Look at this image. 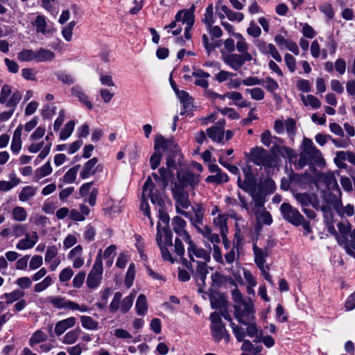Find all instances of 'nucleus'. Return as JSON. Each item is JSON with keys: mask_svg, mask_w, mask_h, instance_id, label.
<instances>
[{"mask_svg": "<svg viewBox=\"0 0 355 355\" xmlns=\"http://www.w3.org/2000/svg\"><path fill=\"white\" fill-rule=\"evenodd\" d=\"M224 61L234 70H238L243 65V60L240 54H230L224 59Z\"/></svg>", "mask_w": 355, "mask_h": 355, "instance_id": "nucleus-40", "label": "nucleus"}, {"mask_svg": "<svg viewBox=\"0 0 355 355\" xmlns=\"http://www.w3.org/2000/svg\"><path fill=\"white\" fill-rule=\"evenodd\" d=\"M12 217L15 221L24 222L27 219L28 214L24 207L17 206L13 208Z\"/></svg>", "mask_w": 355, "mask_h": 355, "instance_id": "nucleus-47", "label": "nucleus"}, {"mask_svg": "<svg viewBox=\"0 0 355 355\" xmlns=\"http://www.w3.org/2000/svg\"><path fill=\"white\" fill-rule=\"evenodd\" d=\"M217 16L220 19H222V14L220 12H218L217 15L214 14L213 5L211 3L206 8L204 17L202 18V21L205 23L207 27L212 26L216 21Z\"/></svg>", "mask_w": 355, "mask_h": 355, "instance_id": "nucleus-36", "label": "nucleus"}, {"mask_svg": "<svg viewBox=\"0 0 355 355\" xmlns=\"http://www.w3.org/2000/svg\"><path fill=\"white\" fill-rule=\"evenodd\" d=\"M208 137L214 141H222V122L218 121L216 124L207 130Z\"/></svg>", "mask_w": 355, "mask_h": 355, "instance_id": "nucleus-37", "label": "nucleus"}, {"mask_svg": "<svg viewBox=\"0 0 355 355\" xmlns=\"http://www.w3.org/2000/svg\"><path fill=\"white\" fill-rule=\"evenodd\" d=\"M37 192V188L32 186H26L22 188L19 194V199L21 202H26L31 199Z\"/></svg>", "mask_w": 355, "mask_h": 355, "instance_id": "nucleus-41", "label": "nucleus"}, {"mask_svg": "<svg viewBox=\"0 0 355 355\" xmlns=\"http://www.w3.org/2000/svg\"><path fill=\"white\" fill-rule=\"evenodd\" d=\"M205 209L202 206L198 205L194 209V216L191 217V220L193 225L198 232V228H202V220L204 216Z\"/></svg>", "mask_w": 355, "mask_h": 355, "instance_id": "nucleus-38", "label": "nucleus"}, {"mask_svg": "<svg viewBox=\"0 0 355 355\" xmlns=\"http://www.w3.org/2000/svg\"><path fill=\"white\" fill-rule=\"evenodd\" d=\"M159 173L160 175L162 187L163 188V190H164L165 188L167 187L170 179L173 176V173L171 171H169L163 167L159 169Z\"/></svg>", "mask_w": 355, "mask_h": 355, "instance_id": "nucleus-61", "label": "nucleus"}, {"mask_svg": "<svg viewBox=\"0 0 355 355\" xmlns=\"http://www.w3.org/2000/svg\"><path fill=\"white\" fill-rule=\"evenodd\" d=\"M339 234L337 233L336 241L340 246L346 245L347 238L351 231L352 225L349 221L340 222L337 225Z\"/></svg>", "mask_w": 355, "mask_h": 355, "instance_id": "nucleus-26", "label": "nucleus"}, {"mask_svg": "<svg viewBox=\"0 0 355 355\" xmlns=\"http://www.w3.org/2000/svg\"><path fill=\"white\" fill-rule=\"evenodd\" d=\"M234 306L235 318L240 323L248 324L250 321L254 320L255 309L250 300L239 306Z\"/></svg>", "mask_w": 355, "mask_h": 355, "instance_id": "nucleus-7", "label": "nucleus"}, {"mask_svg": "<svg viewBox=\"0 0 355 355\" xmlns=\"http://www.w3.org/2000/svg\"><path fill=\"white\" fill-rule=\"evenodd\" d=\"M25 293L23 291L19 289L14 290L11 293H4L3 298L6 300V302L8 304H12L16 301H18L24 296Z\"/></svg>", "mask_w": 355, "mask_h": 355, "instance_id": "nucleus-42", "label": "nucleus"}, {"mask_svg": "<svg viewBox=\"0 0 355 355\" xmlns=\"http://www.w3.org/2000/svg\"><path fill=\"white\" fill-rule=\"evenodd\" d=\"M296 200L302 206L306 207L309 205H313L314 207H316V205L318 202L316 200V197L314 195H310L306 193H297L294 195Z\"/></svg>", "mask_w": 355, "mask_h": 355, "instance_id": "nucleus-34", "label": "nucleus"}, {"mask_svg": "<svg viewBox=\"0 0 355 355\" xmlns=\"http://www.w3.org/2000/svg\"><path fill=\"white\" fill-rule=\"evenodd\" d=\"M211 215L214 216L213 224L219 229L220 234H222V213L218 206L213 207Z\"/></svg>", "mask_w": 355, "mask_h": 355, "instance_id": "nucleus-50", "label": "nucleus"}, {"mask_svg": "<svg viewBox=\"0 0 355 355\" xmlns=\"http://www.w3.org/2000/svg\"><path fill=\"white\" fill-rule=\"evenodd\" d=\"M249 159L257 165L270 168L272 164V157L262 147H254L250 150Z\"/></svg>", "mask_w": 355, "mask_h": 355, "instance_id": "nucleus-11", "label": "nucleus"}, {"mask_svg": "<svg viewBox=\"0 0 355 355\" xmlns=\"http://www.w3.org/2000/svg\"><path fill=\"white\" fill-rule=\"evenodd\" d=\"M38 239L36 232H33L32 234H25V237L18 241L16 248L19 250L32 249L38 241Z\"/></svg>", "mask_w": 355, "mask_h": 355, "instance_id": "nucleus-21", "label": "nucleus"}, {"mask_svg": "<svg viewBox=\"0 0 355 355\" xmlns=\"http://www.w3.org/2000/svg\"><path fill=\"white\" fill-rule=\"evenodd\" d=\"M261 80L262 84H261V85L263 86L270 92H273L279 88L278 83L271 78H266L265 79H261Z\"/></svg>", "mask_w": 355, "mask_h": 355, "instance_id": "nucleus-63", "label": "nucleus"}, {"mask_svg": "<svg viewBox=\"0 0 355 355\" xmlns=\"http://www.w3.org/2000/svg\"><path fill=\"white\" fill-rule=\"evenodd\" d=\"M81 330L79 328L68 331L62 338L61 342L64 345H72L78 340Z\"/></svg>", "mask_w": 355, "mask_h": 355, "instance_id": "nucleus-39", "label": "nucleus"}, {"mask_svg": "<svg viewBox=\"0 0 355 355\" xmlns=\"http://www.w3.org/2000/svg\"><path fill=\"white\" fill-rule=\"evenodd\" d=\"M209 320L211 336L216 342H220L222 339V313L213 312L209 315Z\"/></svg>", "mask_w": 355, "mask_h": 355, "instance_id": "nucleus-17", "label": "nucleus"}, {"mask_svg": "<svg viewBox=\"0 0 355 355\" xmlns=\"http://www.w3.org/2000/svg\"><path fill=\"white\" fill-rule=\"evenodd\" d=\"M31 23L36 28L37 33H41L47 37L51 36L54 33L53 28L47 24L46 17L44 15H37Z\"/></svg>", "mask_w": 355, "mask_h": 355, "instance_id": "nucleus-18", "label": "nucleus"}, {"mask_svg": "<svg viewBox=\"0 0 355 355\" xmlns=\"http://www.w3.org/2000/svg\"><path fill=\"white\" fill-rule=\"evenodd\" d=\"M46 302L51 303L57 309L79 311L83 313L89 311V308L87 305H79L76 302L62 296H48Z\"/></svg>", "mask_w": 355, "mask_h": 355, "instance_id": "nucleus-5", "label": "nucleus"}, {"mask_svg": "<svg viewBox=\"0 0 355 355\" xmlns=\"http://www.w3.org/2000/svg\"><path fill=\"white\" fill-rule=\"evenodd\" d=\"M75 122L73 120L68 121L60 132V139L61 140H66L68 139L73 132Z\"/></svg>", "mask_w": 355, "mask_h": 355, "instance_id": "nucleus-55", "label": "nucleus"}, {"mask_svg": "<svg viewBox=\"0 0 355 355\" xmlns=\"http://www.w3.org/2000/svg\"><path fill=\"white\" fill-rule=\"evenodd\" d=\"M273 150L285 158L291 159L294 157L293 150L287 146L277 145L273 146Z\"/></svg>", "mask_w": 355, "mask_h": 355, "instance_id": "nucleus-53", "label": "nucleus"}, {"mask_svg": "<svg viewBox=\"0 0 355 355\" xmlns=\"http://www.w3.org/2000/svg\"><path fill=\"white\" fill-rule=\"evenodd\" d=\"M255 215L257 221L259 223H263L269 225L272 223V218L270 214L266 210H261V211L255 214Z\"/></svg>", "mask_w": 355, "mask_h": 355, "instance_id": "nucleus-58", "label": "nucleus"}, {"mask_svg": "<svg viewBox=\"0 0 355 355\" xmlns=\"http://www.w3.org/2000/svg\"><path fill=\"white\" fill-rule=\"evenodd\" d=\"M36 62H51L55 58V53L49 49L39 48L35 50Z\"/></svg>", "mask_w": 355, "mask_h": 355, "instance_id": "nucleus-31", "label": "nucleus"}, {"mask_svg": "<svg viewBox=\"0 0 355 355\" xmlns=\"http://www.w3.org/2000/svg\"><path fill=\"white\" fill-rule=\"evenodd\" d=\"M135 298V293H130L121 301V311L125 313L131 309L134 300Z\"/></svg>", "mask_w": 355, "mask_h": 355, "instance_id": "nucleus-54", "label": "nucleus"}, {"mask_svg": "<svg viewBox=\"0 0 355 355\" xmlns=\"http://www.w3.org/2000/svg\"><path fill=\"white\" fill-rule=\"evenodd\" d=\"M247 326L245 334L250 338L256 337L255 339H259V335L261 334L260 328L257 325L254 321H250L248 324H243Z\"/></svg>", "mask_w": 355, "mask_h": 355, "instance_id": "nucleus-49", "label": "nucleus"}, {"mask_svg": "<svg viewBox=\"0 0 355 355\" xmlns=\"http://www.w3.org/2000/svg\"><path fill=\"white\" fill-rule=\"evenodd\" d=\"M143 196L149 198L156 208L165 205L162 193L155 187L150 177L147 178L143 186Z\"/></svg>", "mask_w": 355, "mask_h": 355, "instance_id": "nucleus-9", "label": "nucleus"}, {"mask_svg": "<svg viewBox=\"0 0 355 355\" xmlns=\"http://www.w3.org/2000/svg\"><path fill=\"white\" fill-rule=\"evenodd\" d=\"M174 91L180 99L181 103L183 105L184 111L181 112L180 114H184L187 111H189L191 110L193 107V98L189 96V94L184 91L179 90L178 89H174Z\"/></svg>", "mask_w": 355, "mask_h": 355, "instance_id": "nucleus-29", "label": "nucleus"}, {"mask_svg": "<svg viewBox=\"0 0 355 355\" xmlns=\"http://www.w3.org/2000/svg\"><path fill=\"white\" fill-rule=\"evenodd\" d=\"M53 171L51 163L49 161L46 162L43 166L37 168L35 171V178L40 180L49 175Z\"/></svg>", "mask_w": 355, "mask_h": 355, "instance_id": "nucleus-44", "label": "nucleus"}, {"mask_svg": "<svg viewBox=\"0 0 355 355\" xmlns=\"http://www.w3.org/2000/svg\"><path fill=\"white\" fill-rule=\"evenodd\" d=\"M53 284V278L50 275L46 276L42 281L35 284L33 291L35 293H41L47 289Z\"/></svg>", "mask_w": 355, "mask_h": 355, "instance_id": "nucleus-46", "label": "nucleus"}, {"mask_svg": "<svg viewBox=\"0 0 355 355\" xmlns=\"http://www.w3.org/2000/svg\"><path fill=\"white\" fill-rule=\"evenodd\" d=\"M280 211L283 218L291 224L299 226L303 222L304 216L300 211L288 203L281 205Z\"/></svg>", "mask_w": 355, "mask_h": 355, "instance_id": "nucleus-14", "label": "nucleus"}, {"mask_svg": "<svg viewBox=\"0 0 355 355\" xmlns=\"http://www.w3.org/2000/svg\"><path fill=\"white\" fill-rule=\"evenodd\" d=\"M233 36L238 40L236 42V49L240 53H244L248 51V45L245 38L240 33H233Z\"/></svg>", "mask_w": 355, "mask_h": 355, "instance_id": "nucleus-62", "label": "nucleus"}, {"mask_svg": "<svg viewBox=\"0 0 355 355\" xmlns=\"http://www.w3.org/2000/svg\"><path fill=\"white\" fill-rule=\"evenodd\" d=\"M173 195L176 202V211L178 213L187 216V214L183 209H187L190 206L189 196L184 189L175 184L173 188Z\"/></svg>", "mask_w": 355, "mask_h": 355, "instance_id": "nucleus-12", "label": "nucleus"}, {"mask_svg": "<svg viewBox=\"0 0 355 355\" xmlns=\"http://www.w3.org/2000/svg\"><path fill=\"white\" fill-rule=\"evenodd\" d=\"M192 76L196 78L195 85L205 89L208 87L209 83L206 78L210 76L209 73L200 69L193 68Z\"/></svg>", "mask_w": 355, "mask_h": 355, "instance_id": "nucleus-32", "label": "nucleus"}, {"mask_svg": "<svg viewBox=\"0 0 355 355\" xmlns=\"http://www.w3.org/2000/svg\"><path fill=\"white\" fill-rule=\"evenodd\" d=\"M226 270L231 272L232 277H223V284H225L226 286L230 285V286H234L236 288V286H237L236 282H243V279L241 275L240 266L238 263H236L235 266H232L231 268H227Z\"/></svg>", "mask_w": 355, "mask_h": 355, "instance_id": "nucleus-25", "label": "nucleus"}, {"mask_svg": "<svg viewBox=\"0 0 355 355\" xmlns=\"http://www.w3.org/2000/svg\"><path fill=\"white\" fill-rule=\"evenodd\" d=\"M35 50L24 49L17 53V59L21 62L35 61Z\"/></svg>", "mask_w": 355, "mask_h": 355, "instance_id": "nucleus-45", "label": "nucleus"}, {"mask_svg": "<svg viewBox=\"0 0 355 355\" xmlns=\"http://www.w3.org/2000/svg\"><path fill=\"white\" fill-rule=\"evenodd\" d=\"M178 182L175 184H178L182 186L184 189L186 187L190 186L191 187H195L199 182L198 176L186 171V172H178L177 174Z\"/></svg>", "mask_w": 355, "mask_h": 355, "instance_id": "nucleus-20", "label": "nucleus"}, {"mask_svg": "<svg viewBox=\"0 0 355 355\" xmlns=\"http://www.w3.org/2000/svg\"><path fill=\"white\" fill-rule=\"evenodd\" d=\"M82 327L89 330H96L98 329V323L92 317L83 315L80 317Z\"/></svg>", "mask_w": 355, "mask_h": 355, "instance_id": "nucleus-48", "label": "nucleus"}, {"mask_svg": "<svg viewBox=\"0 0 355 355\" xmlns=\"http://www.w3.org/2000/svg\"><path fill=\"white\" fill-rule=\"evenodd\" d=\"M80 164H77L68 170L64 176L59 180L58 187L62 188L64 184H71L75 182Z\"/></svg>", "mask_w": 355, "mask_h": 355, "instance_id": "nucleus-30", "label": "nucleus"}, {"mask_svg": "<svg viewBox=\"0 0 355 355\" xmlns=\"http://www.w3.org/2000/svg\"><path fill=\"white\" fill-rule=\"evenodd\" d=\"M160 238L162 244L166 247L172 248L173 247V235L170 230L166 227H162L160 223L157 225L156 240L158 243V238Z\"/></svg>", "mask_w": 355, "mask_h": 355, "instance_id": "nucleus-24", "label": "nucleus"}, {"mask_svg": "<svg viewBox=\"0 0 355 355\" xmlns=\"http://www.w3.org/2000/svg\"><path fill=\"white\" fill-rule=\"evenodd\" d=\"M122 298V293L116 292L114 293V297L109 306L110 311L112 313H115L119 309H121V301Z\"/></svg>", "mask_w": 355, "mask_h": 355, "instance_id": "nucleus-56", "label": "nucleus"}, {"mask_svg": "<svg viewBox=\"0 0 355 355\" xmlns=\"http://www.w3.org/2000/svg\"><path fill=\"white\" fill-rule=\"evenodd\" d=\"M252 250L254 257V263L261 271L262 276L264 279L272 286L274 282L269 274L270 267L268 265L265 264L266 258L269 256L270 252L268 249H262L259 248L255 243H253Z\"/></svg>", "mask_w": 355, "mask_h": 355, "instance_id": "nucleus-4", "label": "nucleus"}, {"mask_svg": "<svg viewBox=\"0 0 355 355\" xmlns=\"http://www.w3.org/2000/svg\"><path fill=\"white\" fill-rule=\"evenodd\" d=\"M21 98L19 91L12 92V87L5 84L2 86L0 93V103L8 108L15 109Z\"/></svg>", "mask_w": 355, "mask_h": 355, "instance_id": "nucleus-8", "label": "nucleus"}, {"mask_svg": "<svg viewBox=\"0 0 355 355\" xmlns=\"http://www.w3.org/2000/svg\"><path fill=\"white\" fill-rule=\"evenodd\" d=\"M210 35V41L206 35H202L203 45L207 51L209 56L213 57L216 55V49L219 48L221 45L220 37L222 35V30L218 26H207Z\"/></svg>", "mask_w": 355, "mask_h": 355, "instance_id": "nucleus-3", "label": "nucleus"}, {"mask_svg": "<svg viewBox=\"0 0 355 355\" xmlns=\"http://www.w3.org/2000/svg\"><path fill=\"white\" fill-rule=\"evenodd\" d=\"M195 5L192 4L189 9H184L178 11L175 15L177 21L194 22Z\"/></svg>", "mask_w": 355, "mask_h": 355, "instance_id": "nucleus-35", "label": "nucleus"}, {"mask_svg": "<svg viewBox=\"0 0 355 355\" xmlns=\"http://www.w3.org/2000/svg\"><path fill=\"white\" fill-rule=\"evenodd\" d=\"M158 245L160 248L161 252H162V257L163 259L166 261H168L171 263H174L175 259L170 252V250L168 249V247H166L165 245H163L162 244V241L160 238H158Z\"/></svg>", "mask_w": 355, "mask_h": 355, "instance_id": "nucleus-59", "label": "nucleus"}, {"mask_svg": "<svg viewBox=\"0 0 355 355\" xmlns=\"http://www.w3.org/2000/svg\"><path fill=\"white\" fill-rule=\"evenodd\" d=\"M55 75L57 78L64 84L71 85L75 82V78L73 76L66 72L60 71L58 72Z\"/></svg>", "mask_w": 355, "mask_h": 355, "instance_id": "nucleus-64", "label": "nucleus"}, {"mask_svg": "<svg viewBox=\"0 0 355 355\" xmlns=\"http://www.w3.org/2000/svg\"><path fill=\"white\" fill-rule=\"evenodd\" d=\"M198 232L213 244V257L217 262L222 263L220 248L218 245L220 241L219 235L212 233L211 228L207 225L202 226V228H198Z\"/></svg>", "mask_w": 355, "mask_h": 355, "instance_id": "nucleus-13", "label": "nucleus"}, {"mask_svg": "<svg viewBox=\"0 0 355 355\" xmlns=\"http://www.w3.org/2000/svg\"><path fill=\"white\" fill-rule=\"evenodd\" d=\"M46 339H47L46 334L41 330H37L33 334V335L31 338V339L29 340V345L31 347H33L35 345L38 344L41 342H44Z\"/></svg>", "mask_w": 355, "mask_h": 355, "instance_id": "nucleus-57", "label": "nucleus"}, {"mask_svg": "<svg viewBox=\"0 0 355 355\" xmlns=\"http://www.w3.org/2000/svg\"><path fill=\"white\" fill-rule=\"evenodd\" d=\"M329 203L341 218L345 216L350 217L354 214V207L352 205L347 204L346 206L343 205L341 191H339V195L330 193L329 196Z\"/></svg>", "mask_w": 355, "mask_h": 355, "instance_id": "nucleus-10", "label": "nucleus"}, {"mask_svg": "<svg viewBox=\"0 0 355 355\" xmlns=\"http://www.w3.org/2000/svg\"><path fill=\"white\" fill-rule=\"evenodd\" d=\"M98 159L93 157L88 160L84 165L83 170L80 173L82 179H87L90 176L94 175L96 173H101L103 171V166L97 164Z\"/></svg>", "mask_w": 355, "mask_h": 355, "instance_id": "nucleus-19", "label": "nucleus"}, {"mask_svg": "<svg viewBox=\"0 0 355 355\" xmlns=\"http://www.w3.org/2000/svg\"><path fill=\"white\" fill-rule=\"evenodd\" d=\"M135 309L139 315H143L147 311L146 297L144 295L140 294L137 300Z\"/></svg>", "mask_w": 355, "mask_h": 355, "instance_id": "nucleus-51", "label": "nucleus"}, {"mask_svg": "<svg viewBox=\"0 0 355 355\" xmlns=\"http://www.w3.org/2000/svg\"><path fill=\"white\" fill-rule=\"evenodd\" d=\"M103 272L102 250H100L87 278V285L89 288H95L100 285Z\"/></svg>", "mask_w": 355, "mask_h": 355, "instance_id": "nucleus-6", "label": "nucleus"}, {"mask_svg": "<svg viewBox=\"0 0 355 355\" xmlns=\"http://www.w3.org/2000/svg\"><path fill=\"white\" fill-rule=\"evenodd\" d=\"M76 319L74 317H69L68 318L62 320L55 324L54 332L57 336H60L68 329L75 326Z\"/></svg>", "mask_w": 355, "mask_h": 355, "instance_id": "nucleus-28", "label": "nucleus"}, {"mask_svg": "<svg viewBox=\"0 0 355 355\" xmlns=\"http://www.w3.org/2000/svg\"><path fill=\"white\" fill-rule=\"evenodd\" d=\"M197 267L195 270H192L193 278L196 281L197 286L198 287L199 293H205V288L206 286L205 280L208 273L207 264L205 262L196 261Z\"/></svg>", "mask_w": 355, "mask_h": 355, "instance_id": "nucleus-16", "label": "nucleus"}, {"mask_svg": "<svg viewBox=\"0 0 355 355\" xmlns=\"http://www.w3.org/2000/svg\"><path fill=\"white\" fill-rule=\"evenodd\" d=\"M317 164L322 166L325 164L322 153L314 146L313 141L308 138L303 139V149L300 154L297 165L302 168L306 165Z\"/></svg>", "mask_w": 355, "mask_h": 355, "instance_id": "nucleus-1", "label": "nucleus"}, {"mask_svg": "<svg viewBox=\"0 0 355 355\" xmlns=\"http://www.w3.org/2000/svg\"><path fill=\"white\" fill-rule=\"evenodd\" d=\"M186 222L182 218L175 216L172 220V226L173 231L178 234L179 237L182 238V240L190 241L191 236L188 232L184 230Z\"/></svg>", "mask_w": 355, "mask_h": 355, "instance_id": "nucleus-23", "label": "nucleus"}, {"mask_svg": "<svg viewBox=\"0 0 355 355\" xmlns=\"http://www.w3.org/2000/svg\"><path fill=\"white\" fill-rule=\"evenodd\" d=\"M223 12L225 13L227 17L230 21H237L238 22H240L244 18L243 13L234 12L225 6H223Z\"/></svg>", "mask_w": 355, "mask_h": 355, "instance_id": "nucleus-60", "label": "nucleus"}, {"mask_svg": "<svg viewBox=\"0 0 355 355\" xmlns=\"http://www.w3.org/2000/svg\"><path fill=\"white\" fill-rule=\"evenodd\" d=\"M21 131H22V125H18V127L14 131L12 139V142H11V146H10L11 150L14 154H18L21 149V145H22L21 139Z\"/></svg>", "mask_w": 355, "mask_h": 355, "instance_id": "nucleus-33", "label": "nucleus"}, {"mask_svg": "<svg viewBox=\"0 0 355 355\" xmlns=\"http://www.w3.org/2000/svg\"><path fill=\"white\" fill-rule=\"evenodd\" d=\"M188 245V252L189 255L190 259L194 262L193 257L196 258L202 259L205 261H208L210 259V256L209 253L202 248L197 247L192 241L191 239H190V241L186 242Z\"/></svg>", "mask_w": 355, "mask_h": 355, "instance_id": "nucleus-22", "label": "nucleus"}, {"mask_svg": "<svg viewBox=\"0 0 355 355\" xmlns=\"http://www.w3.org/2000/svg\"><path fill=\"white\" fill-rule=\"evenodd\" d=\"M71 94L76 97L78 101L83 104L87 109L92 110L93 104L89 100L88 96L85 94L83 88L79 85L73 86L71 89Z\"/></svg>", "mask_w": 355, "mask_h": 355, "instance_id": "nucleus-27", "label": "nucleus"}, {"mask_svg": "<svg viewBox=\"0 0 355 355\" xmlns=\"http://www.w3.org/2000/svg\"><path fill=\"white\" fill-rule=\"evenodd\" d=\"M154 148L155 150L162 149L174 155L180 150L177 143L173 138L165 139L162 135L155 136Z\"/></svg>", "mask_w": 355, "mask_h": 355, "instance_id": "nucleus-15", "label": "nucleus"}, {"mask_svg": "<svg viewBox=\"0 0 355 355\" xmlns=\"http://www.w3.org/2000/svg\"><path fill=\"white\" fill-rule=\"evenodd\" d=\"M301 99L304 105L306 106L310 105L313 108H319L321 106V102L320 100L313 95H301Z\"/></svg>", "mask_w": 355, "mask_h": 355, "instance_id": "nucleus-52", "label": "nucleus"}, {"mask_svg": "<svg viewBox=\"0 0 355 355\" xmlns=\"http://www.w3.org/2000/svg\"><path fill=\"white\" fill-rule=\"evenodd\" d=\"M350 237V240L347 238L346 245H343L346 252L353 257H355V229L351 231L349 233Z\"/></svg>", "mask_w": 355, "mask_h": 355, "instance_id": "nucleus-43", "label": "nucleus"}, {"mask_svg": "<svg viewBox=\"0 0 355 355\" xmlns=\"http://www.w3.org/2000/svg\"><path fill=\"white\" fill-rule=\"evenodd\" d=\"M222 286V271L218 268L211 275V284L209 288V297L211 308L214 309H220L222 306V294L220 288Z\"/></svg>", "mask_w": 355, "mask_h": 355, "instance_id": "nucleus-2", "label": "nucleus"}]
</instances>
